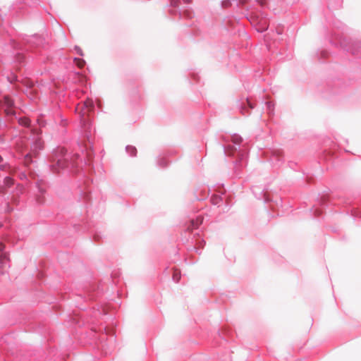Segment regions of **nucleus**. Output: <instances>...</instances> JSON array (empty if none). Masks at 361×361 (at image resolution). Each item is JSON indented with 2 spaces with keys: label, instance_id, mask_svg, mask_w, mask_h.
<instances>
[{
  "label": "nucleus",
  "instance_id": "nucleus-6",
  "mask_svg": "<svg viewBox=\"0 0 361 361\" xmlns=\"http://www.w3.org/2000/svg\"><path fill=\"white\" fill-rule=\"evenodd\" d=\"M179 4V0H170V5L173 7H178Z\"/></svg>",
  "mask_w": 361,
  "mask_h": 361
},
{
  "label": "nucleus",
  "instance_id": "nucleus-8",
  "mask_svg": "<svg viewBox=\"0 0 361 361\" xmlns=\"http://www.w3.org/2000/svg\"><path fill=\"white\" fill-rule=\"evenodd\" d=\"M30 157H31V154H27L25 156V164H28L31 162V160H30Z\"/></svg>",
  "mask_w": 361,
  "mask_h": 361
},
{
  "label": "nucleus",
  "instance_id": "nucleus-10",
  "mask_svg": "<svg viewBox=\"0 0 361 361\" xmlns=\"http://www.w3.org/2000/svg\"><path fill=\"white\" fill-rule=\"evenodd\" d=\"M7 167L8 166L6 164L0 165V169L1 170H6Z\"/></svg>",
  "mask_w": 361,
  "mask_h": 361
},
{
  "label": "nucleus",
  "instance_id": "nucleus-13",
  "mask_svg": "<svg viewBox=\"0 0 361 361\" xmlns=\"http://www.w3.org/2000/svg\"><path fill=\"white\" fill-rule=\"evenodd\" d=\"M1 160H2V158H1V157L0 156V161H1Z\"/></svg>",
  "mask_w": 361,
  "mask_h": 361
},
{
  "label": "nucleus",
  "instance_id": "nucleus-12",
  "mask_svg": "<svg viewBox=\"0 0 361 361\" xmlns=\"http://www.w3.org/2000/svg\"><path fill=\"white\" fill-rule=\"evenodd\" d=\"M200 224H201V221H197L195 223V226L197 227Z\"/></svg>",
  "mask_w": 361,
  "mask_h": 361
},
{
  "label": "nucleus",
  "instance_id": "nucleus-7",
  "mask_svg": "<svg viewBox=\"0 0 361 361\" xmlns=\"http://www.w3.org/2000/svg\"><path fill=\"white\" fill-rule=\"evenodd\" d=\"M56 164L59 166V167L63 168L65 166V162L63 160L59 159Z\"/></svg>",
  "mask_w": 361,
  "mask_h": 361
},
{
  "label": "nucleus",
  "instance_id": "nucleus-4",
  "mask_svg": "<svg viewBox=\"0 0 361 361\" xmlns=\"http://www.w3.org/2000/svg\"><path fill=\"white\" fill-rule=\"evenodd\" d=\"M19 123L24 126H27L30 124V120L27 118H20L19 119Z\"/></svg>",
  "mask_w": 361,
  "mask_h": 361
},
{
  "label": "nucleus",
  "instance_id": "nucleus-9",
  "mask_svg": "<svg viewBox=\"0 0 361 361\" xmlns=\"http://www.w3.org/2000/svg\"><path fill=\"white\" fill-rule=\"evenodd\" d=\"M84 63H85V62L79 59L78 66L81 68L84 66Z\"/></svg>",
  "mask_w": 361,
  "mask_h": 361
},
{
  "label": "nucleus",
  "instance_id": "nucleus-11",
  "mask_svg": "<svg viewBox=\"0 0 361 361\" xmlns=\"http://www.w3.org/2000/svg\"><path fill=\"white\" fill-rule=\"evenodd\" d=\"M39 148L42 147V142L40 140H38L35 144Z\"/></svg>",
  "mask_w": 361,
  "mask_h": 361
},
{
  "label": "nucleus",
  "instance_id": "nucleus-2",
  "mask_svg": "<svg viewBox=\"0 0 361 361\" xmlns=\"http://www.w3.org/2000/svg\"><path fill=\"white\" fill-rule=\"evenodd\" d=\"M4 245L0 243V263L4 264L6 260H8L7 255L3 252Z\"/></svg>",
  "mask_w": 361,
  "mask_h": 361
},
{
  "label": "nucleus",
  "instance_id": "nucleus-3",
  "mask_svg": "<svg viewBox=\"0 0 361 361\" xmlns=\"http://www.w3.org/2000/svg\"><path fill=\"white\" fill-rule=\"evenodd\" d=\"M127 152L131 155V156H135L137 153V149L135 147L128 145L126 147Z\"/></svg>",
  "mask_w": 361,
  "mask_h": 361
},
{
  "label": "nucleus",
  "instance_id": "nucleus-1",
  "mask_svg": "<svg viewBox=\"0 0 361 361\" xmlns=\"http://www.w3.org/2000/svg\"><path fill=\"white\" fill-rule=\"evenodd\" d=\"M84 106H85V109L82 110V117H84L86 114H87L91 111V109L93 107V103L92 101L87 100V101L85 102Z\"/></svg>",
  "mask_w": 361,
  "mask_h": 361
},
{
  "label": "nucleus",
  "instance_id": "nucleus-5",
  "mask_svg": "<svg viewBox=\"0 0 361 361\" xmlns=\"http://www.w3.org/2000/svg\"><path fill=\"white\" fill-rule=\"evenodd\" d=\"M4 184L7 187H10L11 185H12L13 184V180L10 177H6L4 180Z\"/></svg>",
  "mask_w": 361,
  "mask_h": 361
}]
</instances>
